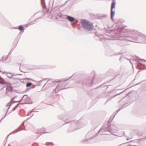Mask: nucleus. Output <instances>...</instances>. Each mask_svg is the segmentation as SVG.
<instances>
[{"instance_id": "1", "label": "nucleus", "mask_w": 146, "mask_h": 146, "mask_svg": "<svg viewBox=\"0 0 146 146\" xmlns=\"http://www.w3.org/2000/svg\"><path fill=\"white\" fill-rule=\"evenodd\" d=\"M115 30L116 31L115 32L114 36L117 38L116 42L118 46L121 47L125 46L127 45L128 41L137 42L135 39L132 38L135 36V34L134 33L135 30H128L125 33V28L121 26L118 27Z\"/></svg>"}, {"instance_id": "2", "label": "nucleus", "mask_w": 146, "mask_h": 146, "mask_svg": "<svg viewBox=\"0 0 146 146\" xmlns=\"http://www.w3.org/2000/svg\"><path fill=\"white\" fill-rule=\"evenodd\" d=\"M81 23L82 24V27L84 29L88 31H91L93 29V27L92 24L90 22L85 19H81Z\"/></svg>"}, {"instance_id": "3", "label": "nucleus", "mask_w": 146, "mask_h": 146, "mask_svg": "<svg viewBox=\"0 0 146 146\" xmlns=\"http://www.w3.org/2000/svg\"><path fill=\"white\" fill-rule=\"evenodd\" d=\"M93 79L92 78H88L85 79L83 84V87L84 90H87V88L90 87L93 83Z\"/></svg>"}, {"instance_id": "4", "label": "nucleus", "mask_w": 146, "mask_h": 146, "mask_svg": "<svg viewBox=\"0 0 146 146\" xmlns=\"http://www.w3.org/2000/svg\"><path fill=\"white\" fill-rule=\"evenodd\" d=\"M134 33L135 34V36L132 37V38L135 40V41H137L139 39H146V36L138 32L137 31L135 30Z\"/></svg>"}, {"instance_id": "5", "label": "nucleus", "mask_w": 146, "mask_h": 146, "mask_svg": "<svg viewBox=\"0 0 146 146\" xmlns=\"http://www.w3.org/2000/svg\"><path fill=\"white\" fill-rule=\"evenodd\" d=\"M116 2L113 1L111 5L110 16L112 20H113V17L115 14V8Z\"/></svg>"}, {"instance_id": "6", "label": "nucleus", "mask_w": 146, "mask_h": 146, "mask_svg": "<svg viewBox=\"0 0 146 146\" xmlns=\"http://www.w3.org/2000/svg\"><path fill=\"white\" fill-rule=\"evenodd\" d=\"M62 86H60L59 84L56 87V88L54 89V91L56 93H57L59 91L63 90V89H66L67 88H62L63 86H66V85H64V83H62L61 84Z\"/></svg>"}, {"instance_id": "7", "label": "nucleus", "mask_w": 146, "mask_h": 146, "mask_svg": "<svg viewBox=\"0 0 146 146\" xmlns=\"http://www.w3.org/2000/svg\"><path fill=\"white\" fill-rule=\"evenodd\" d=\"M6 73L7 74H11V76L9 77V78L10 79L12 78L13 80H23V79H19L17 78L14 77V76H15L16 75H13V73H12L11 72H5L3 73V74H4V73Z\"/></svg>"}, {"instance_id": "8", "label": "nucleus", "mask_w": 146, "mask_h": 146, "mask_svg": "<svg viewBox=\"0 0 146 146\" xmlns=\"http://www.w3.org/2000/svg\"><path fill=\"white\" fill-rule=\"evenodd\" d=\"M73 75H72L69 78H68L67 79L64 80H62L60 81H54L52 82H51L50 83H49L48 84H50L51 86H54L55 84L56 83H57L59 82H64L66 81H67L68 80H69L73 76Z\"/></svg>"}, {"instance_id": "9", "label": "nucleus", "mask_w": 146, "mask_h": 146, "mask_svg": "<svg viewBox=\"0 0 146 146\" xmlns=\"http://www.w3.org/2000/svg\"><path fill=\"white\" fill-rule=\"evenodd\" d=\"M115 77L114 78H113L112 79H111L110 80L108 81L107 82H106V83H104L103 84L101 85H100V86H98L96 88H103L104 87H105V86H106V85H105V84L106 83H109V82H110L111 81H112V80H113L115 78ZM108 88V87H107L106 89H107Z\"/></svg>"}, {"instance_id": "10", "label": "nucleus", "mask_w": 146, "mask_h": 146, "mask_svg": "<svg viewBox=\"0 0 146 146\" xmlns=\"http://www.w3.org/2000/svg\"><path fill=\"white\" fill-rule=\"evenodd\" d=\"M66 19L70 22H72L75 20V18L69 15H66Z\"/></svg>"}, {"instance_id": "11", "label": "nucleus", "mask_w": 146, "mask_h": 146, "mask_svg": "<svg viewBox=\"0 0 146 146\" xmlns=\"http://www.w3.org/2000/svg\"><path fill=\"white\" fill-rule=\"evenodd\" d=\"M25 95V96L24 98V101L25 102L30 103V102L31 101V98L29 97L27 95Z\"/></svg>"}, {"instance_id": "12", "label": "nucleus", "mask_w": 146, "mask_h": 146, "mask_svg": "<svg viewBox=\"0 0 146 146\" xmlns=\"http://www.w3.org/2000/svg\"><path fill=\"white\" fill-rule=\"evenodd\" d=\"M18 29L22 32V34L23 33L25 30L24 27L23 25H20L18 26Z\"/></svg>"}, {"instance_id": "13", "label": "nucleus", "mask_w": 146, "mask_h": 146, "mask_svg": "<svg viewBox=\"0 0 146 146\" xmlns=\"http://www.w3.org/2000/svg\"><path fill=\"white\" fill-rule=\"evenodd\" d=\"M21 35L22 32H20L16 37L15 40L17 41V42L19 40Z\"/></svg>"}, {"instance_id": "14", "label": "nucleus", "mask_w": 146, "mask_h": 146, "mask_svg": "<svg viewBox=\"0 0 146 146\" xmlns=\"http://www.w3.org/2000/svg\"><path fill=\"white\" fill-rule=\"evenodd\" d=\"M125 90H124V91H123V92H120L116 95H115L114 96H113V97H112L111 98H108V100H107L106 102V103H107L111 99V98H114V97H115L116 96H117V95H119L120 94H121L124 91H125Z\"/></svg>"}, {"instance_id": "15", "label": "nucleus", "mask_w": 146, "mask_h": 146, "mask_svg": "<svg viewBox=\"0 0 146 146\" xmlns=\"http://www.w3.org/2000/svg\"><path fill=\"white\" fill-rule=\"evenodd\" d=\"M102 129V128H101L100 130H99L98 131V133H96L94 135V137H90V139H93L94 138V137L97 136L98 135V134H99V133L101 131Z\"/></svg>"}, {"instance_id": "16", "label": "nucleus", "mask_w": 146, "mask_h": 146, "mask_svg": "<svg viewBox=\"0 0 146 146\" xmlns=\"http://www.w3.org/2000/svg\"><path fill=\"white\" fill-rule=\"evenodd\" d=\"M7 84V88H6V93H7V90H8V88L9 87H10V86H11V84L10 83H8V82H7V83L6 84Z\"/></svg>"}, {"instance_id": "17", "label": "nucleus", "mask_w": 146, "mask_h": 146, "mask_svg": "<svg viewBox=\"0 0 146 146\" xmlns=\"http://www.w3.org/2000/svg\"><path fill=\"white\" fill-rule=\"evenodd\" d=\"M1 78L3 81L2 82H0V84L2 85H5L7 83V82H6L3 78Z\"/></svg>"}, {"instance_id": "18", "label": "nucleus", "mask_w": 146, "mask_h": 146, "mask_svg": "<svg viewBox=\"0 0 146 146\" xmlns=\"http://www.w3.org/2000/svg\"><path fill=\"white\" fill-rule=\"evenodd\" d=\"M33 84L32 83L30 82H29L27 83L26 85V86L27 87H28L32 85Z\"/></svg>"}, {"instance_id": "19", "label": "nucleus", "mask_w": 146, "mask_h": 146, "mask_svg": "<svg viewBox=\"0 0 146 146\" xmlns=\"http://www.w3.org/2000/svg\"><path fill=\"white\" fill-rule=\"evenodd\" d=\"M50 80H48V81L42 87V90H46V88H44V87L46 85H47V83L49 82H50Z\"/></svg>"}, {"instance_id": "20", "label": "nucleus", "mask_w": 146, "mask_h": 146, "mask_svg": "<svg viewBox=\"0 0 146 146\" xmlns=\"http://www.w3.org/2000/svg\"><path fill=\"white\" fill-rule=\"evenodd\" d=\"M11 51H10L9 52L7 56V57H5V60H6L7 59L8 57H9V56L11 54Z\"/></svg>"}, {"instance_id": "21", "label": "nucleus", "mask_w": 146, "mask_h": 146, "mask_svg": "<svg viewBox=\"0 0 146 146\" xmlns=\"http://www.w3.org/2000/svg\"><path fill=\"white\" fill-rule=\"evenodd\" d=\"M33 103H29V102H25V103H20L19 104H21V105H24V104H32Z\"/></svg>"}, {"instance_id": "22", "label": "nucleus", "mask_w": 146, "mask_h": 146, "mask_svg": "<svg viewBox=\"0 0 146 146\" xmlns=\"http://www.w3.org/2000/svg\"><path fill=\"white\" fill-rule=\"evenodd\" d=\"M70 128H71V127H70V129H68V132H73V131H75V130H77V129H80V128H78L76 129H74L73 130H70Z\"/></svg>"}, {"instance_id": "23", "label": "nucleus", "mask_w": 146, "mask_h": 146, "mask_svg": "<svg viewBox=\"0 0 146 146\" xmlns=\"http://www.w3.org/2000/svg\"><path fill=\"white\" fill-rule=\"evenodd\" d=\"M31 80V81H34L35 82V80H33L31 78H25L24 79H23V80Z\"/></svg>"}, {"instance_id": "24", "label": "nucleus", "mask_w": 146, "mask_h": 146, "mask_svg": "<svg viewBox=\"0 0 146 146\" xmlns=\"http://www.w3.org/2000/svg\"><path fill=\"white\" fill-rule=\"evenodd\" d=\"M8 21L6 20H4L3 22H2V23L4 25H6L5 24L8 22Z\"/></svg>"}, {"instance_id": "25", "label": "nucleus", "mask_w": 146, "mask_h": 146, "mask_svg": "<svg viewBox=\"0 0 146 146\" xmlns=\"http://www.w3.org/2000/svg\"><path fill=\"white\" fill-rule=\"evenodd\" d=\"M13 90V87L12 86H10L8 88V89L7 90H8L9 91H12Z\"/></svg>"}, {"instance_id": "26", "label": "nucleus", "mask_w": 146, "mask_h": 146, "mask_svg": "<svg viewBox=\"0 0 146 146\" xmlns=\"http://www.w3.org/2000/svg\"><path fill=\"white\" fill-rule=\"evenodd\" d=\"M19 105V104H17L13 109L12 111H14L17 108Z\"/></svg>"}, {"instance_id": "27", "label": "nucleus", "mask_w": 146, "mask_h": 146, "mask_svg": "<svg viewBox=\"0 0 146 146\" xmlns=\"http://www.w3.org/2000/svg\"><path fill=\"white\" fill-rule=\"evenodd\" d=\"M126 104H126L123 105L122 106H121V108L120 109H121V110L122 109L124 108L125 107L127 106L128 105H127L125 106V105Z\"/></svg>"}, {"instance_id": "28", "label": "nucleus", "mask_w": 146, "mask_h": 146, "mask_svg": "<svg viewBox=\"0 0 146 146\" xmlns=\"http://www.w3.org/2000/svg\"><path fill=\"white\" fill-rule=\"evenodd\" d=\"M25 95H24L22 97V99H21V100L20 101H18V102H21V101H22V100H23L24 101V98H25Z\"/></svg>"}, {"instance_id": "29", "label": "nucleus", "mask_w": 146, "mask_h": 146, "mask_svg": "<svg viewBox=\"0 0 146 146\" xmlns=\"http://www.w3.org/2000/svg\"><path fill=\"white\" fill-rule=\"evenodd\" d=\"M5 58H4V56H3L2 57V59H1L0 60V61H1V62H3V60H5Z\"/></svg>"}, {"instance_id": "30", "label": "nucleus", "mask_w": 146, "mask_h": 146, "mask_svg": "<svg viewBox=\"0 0 146 146\" xmlns=\"http://www.w3.org/2000/svg\"><path fill=\"white\" fill-rule=\"evenodd\" d=\"M13 75H17V76H18V75H22V74H15V73H13Z\"/></svg>"}, {"instance_id": "31", "label": "nucleus", "mask_w": 146, "mask_h": 146, "mask_svg": "<svg viewBox=\"0 0 146 146\" xmlns=\"http://www.w3.org/2000/svg\"><path fill=\"white\" fill-rule=\"evenodd\" d=\"M121 110V109H119V110H117V111H116L115 113V114L113 117V118L114 117V116H115V115L119 111H120V110ZM113 118L112 119H113Z\"/></svg>"}, {"instance_id": "32", "label": "nucleus", "mask_w": 146, "mask_h": 146, "mask_svg": "<svg viewBox=\"0 0 146 146\" xmlns=\"http://www.w3.org/2000/svg\"><path fill=\"white\" fill-rule=\"evenodd\" d=\"M33 146H38V143H35L33 144Z\"/></svg>"}, {"instance_id": "33", "label": "nucleus", "mask_w": 146, "mask_h": 146, "mask_svg": "<svg viewBox=\"0 0 146 146\" xmlns=\"http://www.w3.org/2000/svg\"><path fill=\"white\" fill-rule=\"evenodd\" d=\"M12 104V103H11L10 102L8 104V105L7 106H9V107L10 108Z\"/></svg>"}, {"instance_id": "34", "label": "nucleus", "mask_w": 146, "mask_h": 146, "mask_svg": "<svg viewBox=\"0 0 146 146\" xmlns=\"http://www.w3.org/2000/svg\"><path fill=\"white\" fill-rule=\"evenodd\" d=\"M16 130H17V129H16V130H15L14 131H13L11 133H9V135H8L7 136V139L8 138V137H9V135L10 134H11V133H13V132H14L15 131H16Z\"/></svg>"}, {"instance_id": "35", "label": "nucleus", "mask_w": 146, "mask_h": 146, "mask_svg": "<svg viewBox=\"0 0 146 146\" xmlns=\"http://www.w3.org/2000/svg\"><path fill=\"white\" fill-rule=\"evenodd\" d=\"M10 108L9 107L7 109V111H6V115H5V117H3V118H2V119H1V120H2V119H3L6 116V114H7V112L8 110H9V109Z\"/></svg>"}, {"instance_id": "36", "label": "nucleus", "mask_w": 146, "mask_h": 146, "mask_svg": "<svg viewBox=\"0 0 146 146\" xmlns=\"http://www.w3.org/2000/svg\"><path fill=\"white\" fill-rule=\"evenodd\" d=\"M24 121L23 122V123L22 124L21 126H23V127L24 128V129H25V127L24 126Z\"/></svg>"}, {"instance_id": "37", "label": "nucleus", "mask_w": 146, "mask_h": 146, "mask_svg": "<svg viewBox=\"0 0 146 146\" xmlns=\"http://www.w3.org/2000/svg\"><path fill=\"white\" fill-rule=\"evenodd\" d=\"M41 3H42L43 2L44 3V5H45V8H46L45 4V3L44 0H41Z\"/></svg>"}, {"instance_id": "38", "label": "nucleus", "mask_w": 146, "mask_h": 146, "mask_svg": "<svg viewBox=\"0 0 146 146\" xmlns=\"http://www.w3.org/2000/svg\"><path fill=\"white\" fill-rule=\"evenodd\" d=\"M18 129H19V130H22V129H23V128L22 127H21V128H20V127H19Z\"/></svg>"}, {"instance_id": "39", "label": "nucleus", "mask_w": 146, "mask_h": 146, "mask_svg": "<svg viewBox=\"0 0 146 146\" xmlns=\"http://www.w3.org/2000/svg\"><path fill=\"white\" fill-rule=\"evenodd\" d=\"M139 60L140 61H144L146 62V60H145L144 59H139Z\"/></svg>"}, {"instance_id": "40", "label": "nucleus", "mask_w": 146, "mask_h": 146, "mask_svg": "<svg viewBox=\"0 0 146 146\" xmlns=\"http://www.w3.org/2000/svg\"><path fill=\"white\" fill-rule=\"evenodd\" d=\"M88 140H86V139H85L84 140H83L82 141V142H86V141H88Z\"/></svg>"}, {"instance_id": "41", "label": "nucleus", "mask_w": 146, "mask_h": 146, "mask_svg": "<svg viewBox=\"0 0 146 146\" xmlns=\"http://www.w3.org/2000/svg\"><path fill=\"white\" fill-rule=\"evenodd\" d=\"M11 75V74H7L6 75V76L9 78V77L11 76V75Z\"/></svg>"}, {"instance_id": "42", "label": "nucleus", "mask_w": 146, "mask_h": 146, "mask_svg": "<svg viewBox=\"0 0 146 146\" xmlns=\"http://www.w3.org/2000/svg\"><path fill=\"white\" fill-rule=\"evenodd\" d=\"M108 131L110 132H111V131H112V130L111 129H109L108 130Z\"/></svg>"}, {"instance_id": "43", "label": "nucleus", "mask_w": 146, "mask_h": 146, "mask_svg": "<svg viewBox=\"0 0 146 146\" xmlns=\"http://www.w3.org/2000/svg\"><path fill=\"white\" fill-rule=\"evenodd\" d=\"M18 26L17 27H14L13 28L14 29H18Z\"/></svg>"}, {"instance_id": "44", "label": "nucleus", "mask_w": 146, "mask_h": 146, "mask_svg": "<svg viewBox=\"0 0 146 146\" xmlns=\"http://www.w3.org/2000/svg\"><path fill=\"white\" fill-rule=\"evenodd\" d=\"M22 80H19L20 81V82H21V83H25V82L24 81H22Z\"/></svg>"}, {"instance_id": "45", "label": "nucleus", "mask_w": 146, "mask_h": 146, "mask_svg": "<svg viewBox=\"0 0 146 146\" xmlns=\"http://www.w3.org/2000/svg\"><path fill=\"white\" fill-rule=\"evenodd\" d=\"M50 132H43V133H50Z\"/></svg>"}, {"instance_id": "46", "label": "nucleus", "mask_w": 146, "mask_h": 146, "mask_svg": "<svg viewBox=\"0 0 146 146\" xmlns=\"http://www.w3.org/2000/svg\"><path fill=\"white\" fill-rule=\"evenodd\" d=\"M35 109H33L32 110H31L30 111V112L31 113L32 112H33V110Z\"/></svg>"}, {"instance_id": "47", "label": "nucleus", "mask_w": 146, "mask_h": 146, "mask_svg": "<svg viewBox=\"0 0 146 146\" xmlns=\"http://www.w3.org/2000/svg\"><path fill=\"white\" fill-rule=\"evenodd\" d=\"M31 114V113L30 112L29 113H28V114H27V116L29 115H30Z\"/></svg>"}, {"instance_id": "48", "label": "nucleus", "mask_w": 146, "mask_h": 146, "mask_svg": "<svg viewBox=\"0 0 146 146\" xmlns=\"http://www.w3.org/2000/svg\"><path fill=\"white\" fill-rule=\"evenodd\" d=\"M33 115H34L33 114V115H32V116H31L30 117H29V118H28V119H27L26 120V121H27V120H29V118H31V117H32V116Z\"/></svg>"}, {"instance_id": "49", "label": "nucleus", "mask_w": 146, "mask_h": 146, "mask_svg": "<svg viewBox=\"0 0 146 146\" xmlns=\"http://www.w3.org/2000/svg\"><path fill=\"white\" fill-rule=\"evenodd\" d=\"M141 82H139V83H137V84H136L135 85H138V84H140Z\"/></svg>"}, {"instance_id": "50", "label": "nucleus", "mask_w": 146, "mask_h": 146, "mask_svg": "<svg viewBox=\"0 0 146 146\" xmlns=\"http://www.w3.org/2000/svg\"><path fill=\"white\" fill-rule=\"evenodd\" d=\"M70 122H66V123H65L64 124H63L62 126H63V125H65V124H66L68 123H70Z\"/></svg>"}, {"instance_id": "51", "label": "nucleus", "mask_w": 146, "mask_h": 146, "mask_svg": "<svg viewBox=\"0 0 146 146\" xmlns=\"http://www.w3.org/2000/svg\"><path fill=\"white\" fill-rule=\"evenodd\" d=\"M15 102H18V101H15L14 102L12 103V104H13L14 103H15Z\"/></svg>"}, {"instance_id": "52", "label": "nucleus", "mask_w": 146, "mask_h": 146, "mask_svg": "<svg viewBox=\"0 0 146 146\" xmlns=\"http://www.w3.org/2000/svg\"><path fill=\"white\" fill-rule=\"evenodd\" d=\"M76 21V23H77L78 22V20H75Z\"/></svg>"}, {"instance_id": "53", "label": "nucleus", "mask_w": 146, "mask_h": 146, "mask_svg": "<svg viewBox=\"0 0 146 146\" xmlns=\"http://www.w3.org/2000/svg\"><path fill=\"white\" fill-rule=\"evenodd\" d=\"M43 80H40V81H39V82H42V81Z\"/></svg>"}, {"instance_id": "54", "label": "nucleus", "mask_w": 146, "mask_h": 146, "mask_svg": "<svg viewBox=\"0 0 146 146\" xmlns=\"http://www.w3.org/2000/svg\"><path fill=\"white\" fill-rule=\"evenodd\" d=\"M50 143H52V145H54V144L52 143V142Z\"/></svg>"}, {"instance_id": "55", "label": "nucleus", "mask_w": 146, "mask_h": 146, "mask_svg": "<svg viewBox=\"0 0 146 146\" xmlns=\"http://www.w3.org/2000/svg\"><path fill=\"white\" fill-rule=\"evenodd\" d=\"M119 22H118L117 23V25H119Z\"/></svg>"}, {"instance_id": "56", "label": "nucleus", "mask_w": 146, "mask_h": 146, "mask_svg": "<svg viewBox=\"0 0 146 146\" xmlns=\"http://www.w3.org/2000/svg\"><path fill=\"white\" fill-rule=\"evenodd\" d=\"M129 141V142H127V143H131V141Z\"/></svg>"}, {"instance_id": "57", "label": "nucleus", "mask_w": 146, "mask_h": 146, "mask_svg": "<svg viewBox=\"0 0 146 146\" xmlns=\"http://www.w3.org/2000/svg\"><path fill=\"white\" fill-rule=\"evenodd\" d=\"M129 137H128L127 139V140H129Z\"/></svg>"}, {"instance_id": "58", "label": "nucleus", "mask_w": 146, "mask_h": 146, "mask_svg": "<svg viewBox=\"0 0 146 146\" xmlns=\"http://www.w3.org/2000/svg\"><path fill=\"white\" fill-rule=\"evenodd\" d=\"M45 144L46 145V146H48V144H47L46 143Z\"/></svg>"}, {"instance_id": "59", "label": "nucleus", "mask_w": 146, "mask_h": 146, "mask_svg": "<svg viewBox=\"0 0 146 146\" xmlns=\"http://www.w3.org/2000/svg\"><path fill=\"white\" fill-rule=\"evenodd\" d=\"M121 57L119 59V60L120 61H121Z\"/></svg>"}, {"instance_id": "60", "label": "nucleus", "mask_w": 146, "mask_h": 146, "mask_svg": "<svg viewBox=\"0 0 146 146\" xmlns=\"http://www.w3.org/2000/svg\"><path fill=\"white\" fill-rule=\"evenodd\" d=\"M130 62L132 64V63L131 62V61H130Z\"/></svg>"}, {"instance_id": "61", "label": "nucleus", "mask_w": 146, "mask_h": 146, "mask_svg": "<svg viewBox=\"0 0 146 146\" xmlns=\"http://www.w3.org/2000/svg\"><path fill=\"white\" fill-rule=\"evenodd\" d=\"M3 88H1V90H3Z\"/></svg>"}, {"instance_id": "62", "label": "nucleus", "mask_w": 146, "mask_h": 146, "mask_svg": "<svg viewBox=\"0 0 146 146\" xmlns=\"http://www.w3.org/2000/svg\"><path fill=\"white\" fill-rule=\"evenodd\" d=\"M127 146H132L131 145H128Z\"/></svg>"}, {"instance_id": "63", "label": "nucleus", "mask_w": 146, "mask_h": 146, "mask_svg": "<svg viewBox=\"0 0 146 146\" xmlns=\"http://www.w3.org/2000/svg\"><path fill=\"white\" fill-rule=\"evenodd\" d=\"M35 112H38V111H37V110H36V111H35Z\"/></svg>"}, {"instance_id": "64", "label": "nucleus", "mask_w": 146, "mask_h": 146, "mask_svg": "<svg viewBox=\"0 0 146 146\" xmlns=\"http://www.w3.org/2000/svg\"><path fill=\"white\" fill-rule=\"evenodd\" d=\"M78 121L76 123V124H78Z\"/></svg>"}]
</instances>
